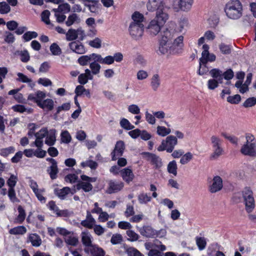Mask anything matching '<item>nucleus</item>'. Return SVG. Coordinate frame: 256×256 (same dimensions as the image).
Wrapping results in <instances>:
<instances>
[{
	"instance_id": "nucleus-63",
	"label": "nucleus",
	"mask_w": 256,
	"mask_h": 256,
	"mask_svg": "<svg viewBox=\"0 0 256 256\" xmlns=\"http://www.w3.org/2000/svg\"><path fill=\"white\" fill-rule=\"evenodd\" d=\"M256 104V98L254 97L248 98L243 104L245 108L252 107Z\"/></svg>"
},
{
	"instance_id": "nucleus-42",
	"label": "nucleus",
	"mask_w": 256,
	"mask_h": 256,
	"mask_svg": "<svg viewBox=\"0 0 256 256\" xmlns=\"http://www.w3.org/2000/svg\"><path fill=\"white\" fill-rule=\"evenodd\" d=\"M39 106L42 108H46L49 110H51L54 108V101L52 99H46L42 102Z\"/></svg>"
},
{
	"instance_id": "nucleus-44",
	"label": "nucleus",
	"mask_w": 256,
	"mask_h": 256,
	"mask_svg": "<svg viewBox=\"0 0 256 256\" xmlns=\"http://www.w3.org/2000/svg\"><path fill=\"white\" fill-rule=\"evenodd\" d=\"M168 171L169 173L173 174L176 176L177 174V164L175 160H172L169 162L168 165Z\"/></svg>"
},
{
	"instance_id": "nucleus-46",
	"label": "nucleus",
	"mask_w": 256,
	"mask_h": 256,
	"mask_svg": "<svg viewBox=\"0 0 256 256\" xmlns=\"http://www.w3.org/2000/svg\"><path fill=\"white\" fill-rule=\"evenodd\" d=\"M171 130L169 128H166L162 126H158L157 127V134L160 136H164L170 134Z\"/></svg>"
},
{
	"instance_id": "nucleus-64",
	"label": "nucleus",
	"mask_w": 256,
	"mask_h": 256,
	"mask_svg": "<svg viewBox=\"0 0 256 256\" xmlns=\"http://www.w3.org/2000/svg\"><path fill=\"white\" fill-rule=\"evenodd\" d=\"M65 242L67 244L69 245L76 246L78 242V240L76 237L69 236L65 240Z\"/></svg>"
},
{
	"instance_id": "nucleus-3",
	"label": "nucleus",
	"mask_w": 256,
	"mask_h": 256,
	"mask_svg": "<svg viewBox=\"0 0 256 256\" xmlns=\"http://www.w3.org/2000/svg\"><path fill=\"white\" fill-rule=\"evenodd\" d=\"M166 2V0H148L147 8L150 12H156V15L169 16L170 6Z\"/></svg>"
},
{
	"instance_id": "nucleus-27",
	"label": "nucleus",
	"mask_w": 256,
	"mask_h": 256,
	"mask_svg": "<svg viewBox=\"0 0 256 256\" xmlns=\"http://www.w3.org/2000/svg\"><path fill=\"white\" fill-rule=\"evenodd\" d=\"M96 58V60L102 64H112L114 62V58L112 56H108L103 58L100 54H96V56H94Z\"/></svg>"
},
{
	"instance_id": "nucleus-25",
	"label": "nucleus",
	"mask_w": 256,
	"mask_h": 256,
	"mask_svg": "<svg viewBox=\"0 0 256 256\" xmlns=\"http://www.w3.org/2000/svg\"><path fill=\"white\" fill-rule=\"evenodd\" d=\"M140 234L146 238H153L156 234V232L152 227L144 226L140 229Z\"/></svg>"
},
{
	"instance_id": "nucleus-32",
	"label": "nucleus",
	"mask_w": 256,
	"mask_h": 256,
	"mask_svg": "<svg viewBox=\"0 0 256 256\" xmlns=\"http://www.w3.org/2000/svg\"><path fill=\"white\" fill-rule=\"evenodd\" d=\"M132 22L130 24H134V25H140L142 24L144 19V16L138 12H135L132 16Z\"/></svg>"
},
{
	"instance_id": "nucleus-53",
	"label": "nucleus",
	"mask_w": 256,
	"mask_h": 256,
	"mask_svg": "<svg viewBox=\"0 0 256 256\" xmlns=\"http://www.w3.org/2000/svg\"><path fill=\"white\" fill-rule=\"evenodd\" d=\"M48 130L47 128H42L38 132L34 134V136L36 138H38L39 139H42L43 140V138H45L47 134H48Z\"/></svg>"
},
{
	"instance_id": "nucleus-12",
	"label": "nucleus",
	"mask_w": 256,
	"mask_h": 256,
	"mask_svg": "<svg viewBox=\"0 0 256 256\" xmlns=\"http://www.w3.org/2000/svg\"><path fill=\"white\" fill-rule=\"evenodd\" d=\"M144 24L134 25L130 24L129 32L131 37L134 40H138L142 38L144 34Z\"/></svg>"
},
{
	"instance_id": "nucleus-1",
	"label": "nucleus",
	"mask_w": 256,
	"mask_h": 256,
	"mask_svg": "<svg viewBox=\"0 0 256 256\" xmlns=\"http://www.w3.org/2000/svg\"><path fill=\"white\" fill-rule=\"evenodd\" d=\"M242 5L239 0H230L226 4L224 12L226 16L232 20H238L242 16Z\"/></svg>"
},
{
	"instance_id": "nucleus-38",
	"label": "nucleus",
	"mask_w": 256,
	"mask_h": 256,
	"mask_svg": "<svg viewBox=\"0 0 256 256\" xmlns=\"http://www.w3.org/2000/svg\"><path fill=\"white\" fill-rule=\"evenodd\" d=\"M71 192L70 188L68 187H64L62 189L55 190V193L60 198H64L66 196Z\"/></svg>"
},
{
	"instance_id": "nucleus-41",
	"label": "nucleus",
	"mask_w": 256,
	"mask_h": 256,
	"mask_svg": "<svg viewBox=\"0 0 256 256\" xmlns=\"http://www.w3.org/2000/svg\"><path fill=\"white\" fill-rule=\"evenodd\" d=\"M26 232V229L24 226H18L12 228L9 232L12 234H23Z\"/></svg>"
},
{
	"instance_id": "nucleus-17",
	"label": "nucleus",
	"mask_w": 256,
	"mask_h": 256,
	"mask_svg": "<svg viewBox=\"0 0 256 256\" xmlns=\"http://www.w3.org/2000/svg\"><path fill=\"white\" fill-rule=\"evenodd\" d=\"M46 96L45 92L38 90L35 94H31L28 96V100L36 102L38 106L41 104L42 100Z\"/></svg>"
},
{
	"instance_id": "nucleus-51",
	"label": "nucleus",
	"mask_w": 256,
	"mask_h": 256,
	"mask_svg": "<svg viewBox=\"0 0 256 256\" xmlns=\"http://www.w3.org/2000/svg\"><path fill=\"white\" fill-rule=\"evenodd\" d=\"M38 36V34L35 32H26L22 36L23 38L25 41L28 42L33 38H36Z\"/></svg>"
},
{
	"instance_id": "nucleus-23",
	"label": "nucleus",
	"mask_w": 256,
	"mask_h": 256,
	"mask_svg": "<svg viewBox=\"0 0 256 256\" xmlns=\"http://www.w3.org/2000/svg\"><path fill=\"white\" fill-rule=\"evenodd\" d=\"M94 56H96V54L93 53L90 55L82 56L78 58V62L81 66H86L88 63H90V62L92 60L96 61V57Z\"/></svg>"
},
{
	"instance_id": "nucleus-57",
	"label": "nucleus",
	"mask_w": 256,
	"mask_h": 256,
	"mask_svg": "<svg viewBox=\"0 0 256 256\" xmlns=\"http://www.w3.org/2000/svg\"><path fill=\"white\" fill-rule=\"evenodd\" d=\"M8 196L10 200L13 202H19V200L16 198L14 188H9Z\"/></svg>"
},
{
	"instance_id": "nucleus-45",
	"label": "nucleus",
	"mask_w": 256,
	"mask_h": 256,
	"mask_svg": "<svg viewBox=\"0 0 256 256\" xmlns=\"http://www.w3.org/2000/svg\"><path fill=\"white\" fill-rule=\"evenodd\" d=\"M50 50L52 54L54 56H60L62 53L61 48L56 43L52 44Z\"/></svg>"
},
{
	"instance_id": "nucleus-8",
	"label": "nucleus",
	"mask_w": 256,
	"mask_h": 256,
	"mask_svg": "<svg viewBox=\"0 0 256 256\" xmlns=\"http://www.w3.org/2000/svg\"><path fill=\"white\" fill-rule=\"evenodd\" d=\"M242 196L246 211L251 212L255 208V202L253 192L249 188H246L242 191Z\"/></svg>"
},
{
	"instance_id": "nucleus-20",
	"label": "nucleus",
	"mask_w": 256,
	"mask_h": 256,
	"mask_svg": "<svg viewBox=\"0 0 256 256\" xmlns=\"http://www.w3.org/2000/svg\"><path fill=\"white\" fill-rule=\"evenodd\" d=\"M124 187L122 182H117L110 180L108 183V188L106 190V193L111 194L120 190Z\"/></svg>"
},
{
	"instance_id": "nucleus-9",
	"label": "nucleus",
	"mask_w": 256,
	"mask_h": 256,
	"mask_svg": "<svg viewBox=\"0 0 256 256\" xmlns=\"http://www.w3.org/2000/svg\"><path fill=\"white\" fill-rule=\"evenodd\" d=\"M177 144V138L175 136H170L162 142L158 148V150L159 152L166 150L168 152L170 153Z\"/></svg>"
},
{
	"instance_id": "nucleus-33",
	"label": "nucleus",
	"mask_w": 256,
	"mask_h": 256,
	"mask_svg": "<svg viewBox=\"0 0 256 256\" xmlns=\"http://www.w3.org/2000/svg\"><path fill=\"white\" fill-rule=\"evenodd\" d=\"M47 171L52 180L56 179L57 177V174L58 172V163L56 162L52 164H50L48 168Z\"/></svg>"
},
{
	"instance_id": "nucleus-56",
	"label": "nucleus",
	"mask_w": 256,
	"mask_h": 256,
	"mask_svg": "<svg viewBox=\"0 0 256 256\" xmlns=\"http://www.w3.org/2000/svg\"><path fill=\"white\" fill-rule=\"evenodd\" d=\"M50 12L48 10H45L41 14L42 20L46 24H50V22L49 20Z\"/></svg>"
},
{
	"instance_id": "nucleus-19",
	"label": "nucleus",
	"mask_w": 256,
	"mask_h": 256,
	"mask_svg": "<svg viewBox=\"0 0 256 256\" xmlns=\"http://www.w3.org/2000/svg\"><path fill=\"white\" fill-rule=\"evenodd\" d=\"M68 46L70 50L78 54H84L86 52L84 46L78 41H73L70 42Z\"/></svg>"
},
{
	"instance_id": "nucleus-6",
	"label": "nucleus",
	"mask_w": 256,
	"mask_h": 256,
	"mask_svg": "<svg viewBox=\"0 0 256 256\" xmlns=\"http://www.w3.org/2000/svg\"><path fill=\"white\" fill-rule=\"evenodd\" d=\"M194 0H172L171 7L175 12H189L192 6Z\"/></svg>"
},
{
	"instance_id": "nucleus-59",
	"label": "nucleus",
	"mask_w": 256,
	"mask_h": 256,
	"mask_svg": "<svg viewBox=\"0 0 256 256\" xmlns=\"http://www.w3.org/2000/svg\"><path fill=\"white\" fill-rule=\"evenodd\" d=\"M17 75L18 76V78L16 79L17 81L24 83H28L32 82V80L30 78H28L26 76L21 72H18Z\"/></svg>"
},
{
	"instance_id": "nucleus-24",
	"label": "nucleus",
	"mask_w": 256,
	"mask_h": 256,
	"mask_svg": "<svg viewBox=\"0 0 256 256\" xmlns=\"http://www.w3.org/2000/svg\"><path fill=\"white\" fill-rule=\"evenodd\" d=\"M121 176L123 180L126 182L129 183L132 182L134 178V174L129 168H125L120 170Z\"/></svg>"
},
{
	"instance_id": "nucleus-36",
	"label": "nucleus",
	"mask_w": 256,
	"mask_h": 256,
	"mask_svg": "<svg viewBox=\"0 0 256 256\" xmlns=\"http://www.w3.org/2000/svg\"><path fill=\"white\" fill-rule=\"evenodd\" d=\"M98 61H94L90 63V69L91 74L93 76L98 74L100 72L101 68L100 65L98 63Z\"/></svg>"
},
{
	"instance_id": "nucleus-61",
	"label": "nucleus",
	"mask_w": 256,
	"mask_h": 256,
	"mask_svg": "<svg viewBox=\"0 0 256 256\" xmlns=\"http://www.w3.org/2000/svg\"><path fill=\"white\" fill-rule=\"evenodd\" d=\"M18 180V178L16 176L12 174L10 178L7 181V184L9 186L10 188H13L15 186L16 182Z\"/></svg>"
},
{
	"instance_id": "nucleus-60",
	"label": "nucleus",
	"mask_w": 256,
	"mask_h": 256,
	"mask_svg": "<svg viewBox=\"0 0 256 256\" xmlns=\"http://www.w3.org/2000/svg\"><path fill=\"white\" fill-rule=\"evenodd\" d=\"M122 241V237L120 234H113L111 240L110 242L113 244H120Z\"/></svg>"
},
{
	"instance_id": "nucleus-22",
	"label": "nucleus",
	"mask_w": 256,
	"mask_h": 256,
	"mask_svg": "<svg viewBox=\"0 0 256 256\" xmlns=\"http://www.w3.org/2000/svg\"><path fill=\"white\" fill-rule=\"evenodd\" d=\"M93 78L90 70L86 69L84 73L81 74L78 76V82L80 84L84 85L88 82V80H92Z\"/></svg>"
},
{
	"instance_id": "nucleus-4",
	"label": "nucleus",
	"mask_w": 256,
	"mask_h": 256,
	"mask_svg": "<svg viewBox=\"0 0 256 256\" xmlns=\"http://www.w3.org/2000/svg\"><path fill=\"white\" fill-rule=\"evenodd\" d=\"M246 142L242 146L240 152L244 156L252 158L256 157V140L254 136L250 133L246 134Z\"/></svg>"
},
{
	"instance_id": "nucleus-43",
	"label": "nucleus",
	"mask_w": 256,
	"mask_h": 256,
	"mask_svg": "<svg viewBox=\"0 0 256 256\" xmlns=\"http://www.w3.org/2000/svg\"><path fill=\"white\" fill-rule=\"evenodd\" d=\"M66 40L68 41H72L78 38L76 30L70 28L66 33Z\"/></svg>"
},
{
	"instance_id": "nucleus-21",
	"label": "nucleus",
	"mask_w": 256,
	"mask_h": 256,
	"mask_svg": "<svg viewBox=\"0 0 256 256\" xmlns=\"http://www.w3.org/2000/svg\"><path fill=\"white\" fill-rule=\"evenodd\" d=\"M184 36H180L174 39L172 42V46L174 49L175 54L179 53L182 50L184 46Z\"/></svg>"
},
{
	"instance_id": "nucleus-48",
	"label": "nucleus",
	"mask_w": 256,
	"mask_h": 256,
	"mask_svg": "<svg viewBox=\"0 0 256 256\" xmlns=\"http://www.w3.org/2000/svg\"><path fill=\"white\" fill-rule=\"evenodd\" d=\"M17 53L20 56V60L22 62H26L30 60V56L27 50L18 51Z\"/></svg>"
},
{
	"instance_id": "nucleus-29",
	"label": "nucleus",
	"mask_w": 256,
	"mask_h": 256,
	"mask_svg": "<svg viewBox=\"0 0 256 256\" xmlns=\"http://www.w3.org/2000/svg\"><path fill=\"white\" fill-rule=\"evenodd\" d=\"M82 244L86 246L85 248L92 246V237L88 232H82Z\"/></svg>"
},
{
	"instance_id": "nucleus-49",
	"label": "nucleus",
	"mask_w": 256,
	"mask_h": 256,
	"mask_svg": "<svg viewBox=\"0 0 256 256\" xmlns=\"http://www.w3.org/2000/svg\"><path fill=\"white\" fill-rule=\"evenodd\" d=\"M126 253L128 256H144L138 250L133 247L128 248L126 250Z\"/></svg>"
},
{
	"instance_id": "nucleus-16",
	"label": "nucleus",
	"mask_w": 256,
	"mask_h": 256,
	"mask_svg": "<svg viewBox=\"0 0 256 256\" xmlns=\"http://www.w3.org/2000/svg\"><path fill=\"white\" fill-rule=\"evenodd\" d=\"M158 50L162 54H175L172 42L160 41Z\"/></svg>"
},
{
	"instance_id": "nucleus-37",
	"label": "nucleus",
	"mask_w": 256,
	"mask_h": 256,
	"mask_svg": "<svg viewBox=\"0 0 256 256\" xmlns=\"http://www.w3.org/2000/svg\"><path fill=\"white\" fill-rule=\"evenodd\" d=\"M138 200L140 204H146L152 200V197L146 193L141 192L138 196Z\"/></svg>"
},
{
	"instance_id": "nucleus-28",
	"label": "nucleus",
	"mask_w": 256,
	"mask_h": 256,
	"mask_svg": "<svg viewBox=\"0 0 256 256\" xmlns=\"http://www.w3.org/2000/svg\"><path fill=\"white\" fill-rule=\"evenodd\" d=\"M84 4L88 7L92 12H96L98 10L96 6L98 1L96 0H82Z\"/></svg>"
},
{
	"instance_id": "nucleus-15",
	"label": "nucleus",
	"mask_w": 256,
	"mask_h": 256,
	"mask_svg": "<svg viewBox=\"0 0 256 256\" xmlns=\"http://www.w3.org/2000/svg\"><path fill=\"white\" fill-rule=\"evenodd\" d=\"M125 148L124 143L123 141H118L115 146L114 150L111 153L112 160H116L121 156Z\"/></svg>"
},
{
	"instance_id": "nucleus-54",
	"label": "nucleus",
	"mask_w": 256,
	"mask_h": 256,
	"mask_svg": "<svg viewBox=\"0 0 256 256\" xmlns=\"http://www.w3.org/2000/svg\"><path fill=\"white\" fill-rule=\"evenodd\" d=\"M219 48L220 52L224 54H228L231 52V48L230 46L224 43H221L220 44Z\"/></svg>"
},
{
	"instance_id": "nucleus-5",
	"label": "nucleus",
	"mask_w": 256,
	"mask_h": 256,
	"mask_svg": "<svg viewBox=\"0 0 256 256\" xmlns=\"http://www.w3.org/2000/svg\"><path fill=\"white\" fill-rule=\"evenodd\" d=\"M203 51L202 53V57L200 58V66L198 70V74L203 75L208 72V70L206 69L204 71L200 70L202 65H206L208 62H214L216 60V56L213 54H210L208 52L209 46L208 44H204L202 46Z\"/></svg>"
},
{
	"instance_id": "nucleus-34",
	"label": "nucleus",
	"mask_w": 256,
	"mask_h": 256,
	"mask_svg": "<svg viewBox=\"0 0 256 256\" xmlns=\"http://www.w3.org/2000/svg\"><path fill=\"white\" fill-rule=\"evenodd\" d=\"M80 19L79 16L75 13L70 14L66 21V24L68 26H70L75 23H79Z\"/></svg>"
},
{
	"instance_id": "nucleus-2",
	"label": "nucleus",
	"mask_w": 256,
	"mask_h": 256,
	"mask_svg": "<svg viewBox=\"0 0 256 256\" xmlns=\"http://www.w3.org/2000/svg\"><path fill=\"white\" fill-rule=\"evenodd\" d=\"M168 18L169 16L156 14L155 17L150 22L146 27V32L151 36H156Z\"/></svg>"
},
{
	"instance_id": "nucleus-11",
	"label": "nucleus",
	"mask_w": 256,
	"mask_h": 256,
	"mask_svg": "<svg viewBox=\"0 0 256 256\" xmlns=\"http://www.w3.org/2000/svg\"><path fill=\"white\" fill-rule=\"evenodd\" d=\"M174 24L172 23L168 26V27L166 28L162 31L160 41L173 42V38L176 34L175 30L174 29Z\"/></svg>"
},
{
	"instance_id": "nucleus-7",
	"label": "nucleus",
	"mask_w": 256,
	"mask_h": 256,
	"mask_svg": "<svg viewBox=\"0 0 256 256\" xmlns=\"http://www.w3.org/2000/svg\"><path fill=\"white\" fill-rule=\"evenodd\" d=\"M210 142L214 152L210 156L212 159H216L222 155L224 150L222 148V140L218 136L213 135L210 137Z\"/></svg>"
},
{
	"instance_id": "nucleus-55",
	"label": "nucleus",
	"mask_w": 256,
	"mask_h": 256,
	"mask_svg": "<svg viewBox=\"0 0 256 256\" xmlns=\"http://www.w3.org/2000/svg\"><path fill=\"white\" fill-rule=\"evenodd\" d=\"M192 158V154L188 152L184 154L180 160V162L182 164H186Z\"/></svg>"
},
{
	"instance_id": "nucleus-50",
	"label": "nucleus",
	"mask_w": 256,
	"mask_h": 256,
	"mask_svg": "<svg viewBox=\"0 0 256 256\" xmlns=\"http://www.w3.org/2000/svg\"><path fill=\"white\" fill-rule=\"evenodd\" d=\"M126 234L128 236V240L131 242L136 241L139 238V236L132 230H128Z\"/></svg>"
},
{
	"instance_id": "nucleus-35",
	"label": "nucleus",
	"mask_w": 256,
	"mask_h": 256,
	"mask_svg": "<svg viewBox=\"0 0 256 256\" xmlns=\"http://www.w3.org/2000/svg\"><path fill=\"white\" fill-rule=\"evenodd\" d=\"M18 215L15 220L16 223L22 224L25 220L26 214L24 210L21 206H18Z\"/></svg>"
},
{
	"instance_id": "nucleus-31",
	"label": "nucleus",
	"mask_w": 256,
	"mask_h": 256,
	"mask_svg": "<svg viewBox=\"0 0 256 256\" xmlns=\"http://www.w3.org/2000/svg\"><path fill=\"white\" fill-rule=\"evenodd\" d=\"M56 130H50L46 136L45 143L49 146H53L56 142Z\"/></svg>"
},
{
	"instance_id": "nucleus-18",
	"label": "nucleus",
	"mask_w": 256,
	"mask_h": 256,
	"mask_svg": "<svg viewBox=\"0 0 256 256\" xmlns=\"http://www.w3.org/2000/svg\"><path fill=\"white\" fill-rule=\"evenodd\" d=\"M84 250L86 254L92 256H104L105 254L104 250L96 245H92L88 248H84Z\"/></svg>"
},
{
	"instance_id": "nucleus-47",
	"label": "nucleus",
	"mask_w": 256,
	"mask_h": 256,
	"mask_svg": "<svg viewBox=\"0 0 256 256\" xmlns=\"http://www.w3.org/2000/svg\"><path fill=\"white\" fill-rule=\"evenodd\" d=\"M10 11V7L8 4L5 2H0V13L6 14Z\"/></svg>"
},
{
	"instance_id": "nucleus-40",
	"label": "nucleus",
	"mask_w": 256,
	"mask_h": 256,
	"mask_svg": "<svg viewBox=\"0 0 256 256\" xmlns=\"http://www.w3.org/2000/svg\"><path fill=\"white\" fill-rule=\"evenodd\" d=\"M160 78L158 74H154L151 80V86L152 88L154 90H156L160 86Z\"/></svg>"
},
{
	"instance_id": "nucleus-52",
	"label": "nucleus",
	"mask_w": 256,
	"mask_h": 256,
	"mask_svg": "<svg viewBox=\"0 0 256 256\" xmlns=\"http://www.w3.org/2000/svg\"><path fill=\"white\" fill-rule=\"evenodd\" d=\"M120 126L127 130H132L134 128V126L132 125L129 121L126 118H122L120 122Z\"/></svg>"
},
{
	"instance_id": "nucleus-13",
	"label": "nucleus",
	"mask_w": 256,
	"mask_h": 256,
	"mask_svg": "<svg viewBox=\"0 0 256 256\" xmlns=\"http://www.w3.org/2000/svg\"><path fill=\"white\" fill-rule=\"evenodd\" d=\"M222 179L218 176H214L209 182L208 190L211 193L217 192L222 190Z\"/></svg>"
},
{
	"instance_id": "nucleus-10",
	"label": "nucleus",
	"mask_w": 256,
	"mask_h": 256,
	"mask_svg": "<svg viewBox=\"0 0 256 256\" xmlns=\"http://www.w3.org/2000/svg\"><path fill=\"white\" fill-rule=\"evenodd\" d=\"M82 181H78L76 188L78 190L82 189L85 192L91 191L93 188L90 182H95L96 180V178H90L86 175H82Z\"/></svg>"
},
{
	"instance_id": "nucleus-26",
	"label": "nucleus",
	"mask_w": 256,
	"mask_h": 256,
	"mask_svg": "<svg viewBox=\"0 0 256 256\" xmlns=\"http://www.w3.org/2000/svg\"><path fill=\"white\" fill-rule=\"evenodd\" d=\"M28 242H30L32 246L38 247L42 244V241L40 236L36 234H30L28 238Z\"/></svg>"
},
{
	"instance_id": "nucleus-30",
	"label": "nucleus",
	"mask_w": 256,
	"mask_h": 256,
	"mask_svg": "<svg viewBox=\"0 0 256 256\" xmlns=\"http://www.w3.org/2000/svg\"><path fill=\"white\" fill-rule=\"evenodd\" d=\"M210 74L213 79H216L220 84L222 82L223 75L222 72L218 68H213L210 70Z\"/></svg>"
},
{
	"instance_id": "nucleus-14",
	"label": "nucleus",
	"mask_w": 256,
	"mask_h": 256,
	"mask_svg": "<svg viewBox=\"0 0 256 256\" xmlns=\"http://www.w3.org/2000/svg\"><path fill=\"white\" fill-rule=\"evenodd\" d=\"M142 154L144 156V158H146V160L154 165L156 168H160L162 166V160L159 156L154 154L148 152H144Z\"/></svg>"
},
{
	"instance_id": "nucleus-58",
	"label": "nucleus",
	"mask_w": 256,
	"mask_h": 256,
	"mask_svg": "<svg viewBox=\"0 0 256 256\" xmlns=\"http://www.w3.org/2000/svg\"><path fill=\"white\" fill-rule=\"evenodd\" d=\"M241 100V97L239 94H235L233 96H229L227 98V101L232 104H238Z\"/></svg>"
},
{
	"instance_id": "nucleus-62",
	"label": "nucleus",
	"mask_w": 256,
	"mask_h": 256,
	"mask_svg": "<svg viewBox=\"0 0 256 256\" xmlns=\"http://www.w3.org/2000/svg\"><path fill=\"white\" fill-rule=\"evenodd\" d=\"M188 20L186 18H182L180 19L178 28V30L180 32H182L184 28L187 27L188 26Z\"/></svg>"
},
{
	"instance_id": "nucleus-39",
	"label": "nucleus",
	"mask_w": 256,
	"mask_h": 256,
	"mask_svg": "<svg viewBox=\"0 0 256 256\" xmlns=\"http://www.w3.org/2000/svg\"><path fill=\"white\" fill-rule=\"evenodd\" d=\"M196 242L199 250H202L206 248L207 242L204 237H196Z\"/></svg>"
}]
</instances>
